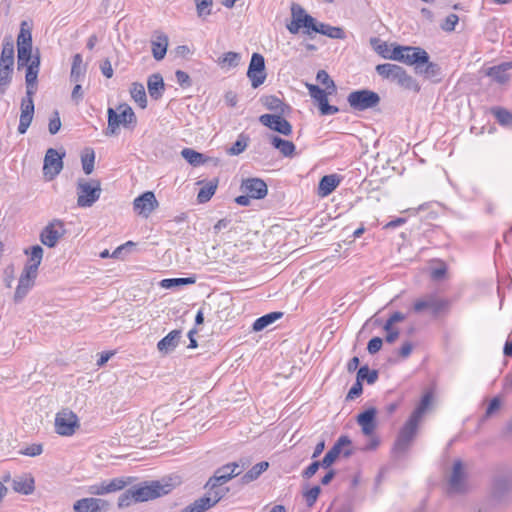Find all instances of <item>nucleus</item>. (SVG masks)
Wrapping results in <instances>:
<instances>
[{"label": "nucleus", "mask_w": 512, "mask_h": 512, "mask_svg": "<svg viewBox=\"0 0 512 512\" xmlns=\"http://www.w3.org/2000/svg\"><path fill=\"white\" fill-rule=\"evenodd\" d=\"M107 115L108 125L104 131L106 136L117 135L120 125L125 128H134L137 123V118L133 109L126 103L118 105L117 109L109 107Z\"/></svg>", "instance_id": "obj_1"}, {"label": "nucleus", "mask_w": 512, "mask_h": 512, "mask_svg": "<svg viewBox=\"0 0 512 512\" xmlns=\"http://www.w3.org/2000/svg\"><path fill=\"white\" fill-rule=\"evenodd\" d=\"M376 72L384 79L395 82L403 89L414 92H418L420 90V86L417 81L401 66L391 63L379 64L376 66Z\"/></svg>", "instance_id": "obj_2"}, {"label": "nucleus", "mask_w": 512, "mask_h": 512, "mask_svg": "<svg viewBox=\"0 0 512 512\" xmlns=\"http://www.w3.org/2000/svg\"><path fill=\"white\" fill-rule=\"evenodd\" d=\"M14 43L11 37H5L0 55V95L5 94L12 81L14 71Z\"/></svg>", "instance_id": "obj_3"}, {"label": "nucleus", "mask_w": 512, "mask_h": 512, "mask_svg": "<svg viewBox=\"0 0 512 512\" xmlns=\"http://www.w3.org/2000/svg\"><path fill=\"white\" fill-rule=\"evenodd\" d=\"M135 503L145 502L167 495L172 485L167 481H145L134 485Z\"/></svg>", "instance_id": "obj_4"}, {"label": "nucleus", "mask_w": 512, "mask_h": 512, "mask_svg": "<svg viewBox=\"0 0 512 512\" xmlns=\"http://www.w3.org/2000/svg\"><path fill=\"white\" fill-rule=\"evenodd\" d=\"M101 195V185L98 180L86 181L79 179L77 183V205L91 207Z\"/></svg>", "instance_id": "obj_5"}, {"label": "nucleus", "mask_w": 512, "mask_h": 512, "mask_svg": "<svg viewBox=\"0 0 512 512\" xmlns=\"http://www.w3.org/2000/svg\"><path fill=\"white\" fill-rule=\"evenodd\" d=\"M449 307V300L440 298L436 294H427L422 298L417 299L414 302L412 309L415 313L429 311L433 316L436 317L441 313L447 312Z\"/></svg>", "instance_id": "obj_6"}, {"label": "nucleus", "mask_w": 512, "mask_h": 512, "mask_svg": "<svg viewBox=\"0 0 512 512\" xmlns=\"http://www.w3.org/2000/svg\"><path fill=\"white\" fill-rule=\"evenodd\" d=\"M131 477H117L110 480H102L91 484L87 488V493L92 496H104L125 489L132 483Z\"/></svg>", "instance_id": "obj_7"}, {"label": "nucleus", "mask_w": 512, "mask_h": 512, "mask_svg": "<svg viewBox=\"0 0 512 512\" xmlns=\"http://www.w3.org/2000/svg\"><path fill=\"white\" fill-rule=\"evenodd\" d=\"M238 468L239 464L237 462L228 463L218 468L206 484V487L209 488V495L214 496V491H219L224 495V492L218 487L233 477L238 476L241 473V470H238Z\"/></svg>", "instance_id": "obj_8"}, {"label": "nucleus", "mask_w": 512, "mask_h": 512, "mask_svg": "<svg viewBox=\"0 0 512 512\" xmlns=\"http://www.w3.org/2000/svg\"><path fill=\"white\" fill-rule=\"evenodd\" d=\"M347 101L356 111H364L376 107L380 103V96L371 90L363 89L351 92Z\"/></svg>", "instance_id": "obj_9"}, {"label": "nucleus", "mask_w": 512, "mask_h": 512, "mask_svg": "<svg viewBox=\"0 0 512 512\" xmlns=\"http://www.w3.org/2000/svg\"><path fill=\"white\" fill-rule=\"evenodd\" d=\"M79 427L77 415L68 409H63L55 416V431L61 436H72Z\"/></svg>", "instance_id": "obj_10"}, {"label": "nucleus", "mask_w": 512, "mask_h": 512, "mask_svg": "<svg viewBox=\"0 0 512 512\" xmlns=\"http://www.w3.org/2000/svg\"><path fill=\"white\" fill-rule=\"evenodd\" d=\"M66 229L63 221L54 219L49 222L40 233V241L43 245L53 248L65 235Z\"/></svg>", "instance_id": "obj_11"}, {"label": "nucleus", "mask_w": 512, "mask_h": 512, "mask_svg": "<svg viewBox=\"0 0 512 512\" xmlns=\"http://www.w3.org/2000/svg\"><path fill=\"white\" fill-rule=\"evenodd\" d=\"M266 76L264 57L259 53H253L247 71V77L251 81L252 87L258 88L262 85Z\"/></svg>", "instance_id": "obj_12"}, {"label": "nucleus", "mask_w": 512, "mask_h": 512, "mask_svg": "<svg viewBox=\"0 0 512 512\" xmlns=\"http://www.w3.org/2000/svg\"><path fill=\"white\" fill-rule=\"evenodd\" d=\"M111 503L100 497H85L76 500L73 504L74 512H108Z\"/></svg>", "instance_id": "obj_13"}, {"label": "nucleus", "mask_w": 512, "mask_h": 512, "mask_svg": "<svg viewBox=\"0 0 512 512\" xmlns=\"http://www.w3.org/2000/svg\"><path fill=\"white\" fill-rule=\"evenodd\" d=\"M65 154H59L57 150L49 148L46 151L43 164V173L49 180L54 179L63 168V156Z\"/></svg>", "instance_id": "obj_14"}, {"label": "nucleus", "mask_w": 512, "mask_h": 512, "mask_svg": "<svg viewBox=\"0 0 512 512\" xmlns=\"http://www.w3.org/2000/svg\"><path fill=\"white\" fill-rule=\"evenodd\" d=\"M350 445L351 440L348 436H340L332 448L323 457L321 466L323 468H329L341 453H343L345 457H349L352 454V451L350 449L343 450V448L349 447Z\"/></svg>", "instance_id": "obj_15"}, {"label": "nucleus", "mask_w": 512, "mask_h": 512, "mask_svg": "<svg viewBox=\"0 0 512 512\" xmlns=\"http://www.w3.org/2000/svg\"><path fill=\"white\" fill-rule=\"evenodd\" d=\"M466 489V474L461 460L453 464L452 473L448 480L449 493H461Z\"/></svg>", "instance_id": "obj_16"}, {"label": "nucleus", "mask_w": 512, "mask_h": 512, "mask_svg": "<svg viewBox=\"0 0 512 512\" xmlns=\"http://www.w3.org/2000/svg\"><path fill=\"white\" fill-rule=\"evenodd\" d=\"M259 121L264 126L285 136L292 133L291 124L281 114H263L260 116Z\"/></svg>", "instance_id": "obj_17"}, {"label": "nucleus", "mask_w": 512, "mask_h": 512, "mask_svg": "<svg viewBox=\"0 0 512 512\" xmlns=\"http://www.w3.org/2000/svg\"><path fill=\"white\" fill-rule=\"evenodd\" d=\"M158 207V201L153 192L147 191L133 201L134 211L144 217H148Z\"/></svg>", "instance_id": "obj_18"}, {"label": "nucleus", "mask_w": 512, "mask_h": 512, "mask_svg": "<svg viewBox=\"0 0 512 512\" xmlns=\"http://www.w3.org/2000/svg\"><path fill=\"white\" fill-rule=\"evenodd\" d=\"M241 190L253 199H263L268 193L267 184L260 178L243 180Z\"/></svg>", "instance_id": "obj_19"}, {"label": "nucleus", "mask_w": 512, "mask_h": 512, "mask_svg": "<svg viewBox=\"0 0 512 512\" xmlns=\"http://www.w3.org/2000/svg\"><path fill=\"white\" fill-rule=\"evenodd\" d=\"M38 275L23 271L19 277L18 285L14 293V302L20 303L34 287Z\"/></svg>", "instance_id": "obj_20"}, {"label": "nucleus", "mask_w": 512, "mask_h": 512, "mask_svg": "<svg viewBox=\"0 0 512 512\" xmlns=\"http://www.w3.org/2000/svg\"><path fill=\"white\" fill-rule=\"evenodd\" d=\"M222 497L223 494L221 492L214 491V496H203L183 508L180 512H205L218 503Z\"/></svg>", "instance_id": "obj_21"}, {"label": "nucleus", "mask_w": 512, "mask_h": 512, "mask_svg": "<svg viewBox=\"0 0 512 512\" xmlns=\"http://www.w3.org/2000/svg\"><path fill=\"white\" fill-rule=\"evenodd\" d=\"M26 69V75H25V82H26V94L34 95L36 92L37 87V78L40 68V57L39 55H36L31 63L27 66H25Z\"/></svg>", "instance_id": "obj_22"}, {"label": "nucleus", "mask_w": 512, "mask_h": 512, "mask_svg": "<svg viewBox=\"0 0 512 512\" xmlns=\"http://www.w3.org/2000/svg\"><path fill=\"white\" fill-rule=\"evenodd\" d=\"M182 338L181 330H172L157 343V349L162 355L172 353L179 345Z\"/></svg>", "instance_id": "obj_23"}, {"label": "nucleus", "mask_w": 512, "mask_h": 512, "mask_svg": "<svg viewBox=\"0 0 512 512\" xmlns=\"http://www.w3.org/2000/svg\"><path fill=\"white\" fill-rule=\"evenodd\" d=\"M43 248L40 245H34L30 250L26 249L25 254L29 255V259L24 265L23 271L38 275V269L43 258Z\"/></svg>", "instance_id": "obj_24"}, {"label": "nucleus", "mask_w": 512, "mask_h": 512, "mask_svg": "<svg viewBox=\"0 0 512 512\" xmlns=\"http://www.w3.org/2000/svg\"><path fill=\"white\" fill-rule=\"evenodd\" d=\"M410 49L412 50L404 52L401 62L407 65H415L416 72H422L420 70V62H427L429 59L428 53L420 47L410 46Z\"/></svg>", "instance_id": "obj_25"}, {"label": "nucleus", "mask_w": 512, "mask_h": 512, "mask_svg": "<svg viewBox=\"0 0 512 512\" xmlns=\"http://www.w3.org/2000/svg\"><path fill=\"white\" fill-rule=\"evenodd\" d=\"M375 416V408L366 409L357 416V423L361 426L364 435L370 436L374 432L376 428Z\"/></svg>", "instance_id": "obj_26"}, {"label": "nucleus", "mask_w": 512, "mask_h": 512, "mask_svg": "<svg viewBox=\"0 0 512 512\" xmlns=\"http://www.w3.org/2000/svg\"><path fill=\"white\" fill-rule=\"evenodd\" d=\"M147 89L152 99L158 100L162 97L165 90V84L161 74L154 73L148 77Z\"/></svg>", "instance_id": "obj_27"}, {"label": "nucleus", "mask_w": 512, "mask_h": 512, "mask_svg": "<svg viewBox=\"0 0 512 512\" xmlns=\"http://www.w3.org/2000/svg\"><path fill=\"white\" fill-rule=\"evenodd\" d=\"M271 145L279 150L282 156L292 158L295 154L296 146L293 142L280 138L279 136H270Z\"/></svg>", "instance_id": "obj_28"}, {"label": "nucleus", "mask_w": 512, "mask_h": 512, "mask_svg": "<svg viewBox=\"0 0 512 512\" xmlns=\"http://www.w3.org/2000/svg\"><path fill=\"white\" fill-rule=\"evenodd\" d=\"M12 488L15 492L29 495L35 489V482L31 476H19L12 480Z\"/></svg>", "instance_id": "obj_29"}, {"label": "nucleus", "mask_w": 512, "mask_h": 512, "mask_svg": "<svg viewBox=\"0 0 512 512\" xmlns=\"http://www.w3.org/2000/svg\"><path fill=\"white\" fill-rule=\"evenodd\" d=\"M340 179L335 174L325 175L320 179L318 185V195L326 197L331 194L339 185Z\"/></svg>", "instance_id": "obj_30"}, {"label": "nucleus", "mask_w": 512, "mask_h": 512, "mask_svg": "<svg viewBox=\"0 0 512 512\" xmlns=\"http://www.w3.org/2000/svg\"><path fill=\"white\" fill-rule=\"evenodd\" d=\"M512 69V62H505L497 66L490 67L487 75L499 84H504L509 80L507 71Z\"/></svg>", "instance_id": "obj_31"}, {"label": "nucleus", "mask_w": 512, "mask_h": 512, "mask_svg": "<svg viewBox=\"0 0 512 512\" xmlns=\"http://www.w3.org/2000/svg\"><path fill=\"white\" fill-rule=\"evenodd\" d=\"M86 70L87 68L83 63L81 54H75L72 61L70 80L75 83L82 82L85 77Z\"/></svg>", "instance_id": "obj_32"}, {"label": "nucleus", "mask_w": 512, "mask_h": 512, "mask_svg": "<svg viewBox=\"0 0 512 512\" xmlns=\"http://www.w3.org/2000/svg\"><path fill=\"white\" fill-rule=\"evenodd\" d=\"M168 47V37L161 33L156 37V40L152 41V54L153 57L160 61L162 60L167 52Z\"/></svg>", "instance_id": "obj_33"}, {"label": "nucleus", "mask_w": 512, "mask_h": 512, "mask_svg": "<svg viewBox=\"0 0 512 512\" xmlns=\"http://www.w3.org/2000/svg\"><path fill=\"white\" fill-rule=\"evenodd\" d=\"M218 179L214 178L206 183L200 188L198 195H197V201L199 203H206L208 202L212 196L215 194V191L218 187Z\"/></svg>", "instance_id": "obj_34"}, {"label": "nucleus", "mask_w": 512, "mask_h": 512, "mask_svg": "<svg viewBox=\"0 0 512 512\" xmlns=\"http://www.w3.org/2000/svg\"><path fill=\"white\" fill-rule=\"evenodd\" d=\"M316 33H320L332 39H344L346 37L344 30L341 27L331 26L325 23H318Z\"/></svg>", "instance_id": "obj_35"}, {"label": "nucleus", "mask_w": 512, "mask_h": 512, "mask_svg": "<svg viewBox=\"0 0 512 512\" xmlns=\"http://www.w3.org/2000/svg\"><path fill=\"white\" fill-rule=\"evenodd\" d=\"M182 157L192 166L197 167L205 164L209 158L191 148H184L181 151Z\"/></svg>", "instance_id": "obj_36"}, {"label": "nucleus", "mask_w": 512, "mask_h": 512, "mask_svg": "<svg viewBox=\"0 0 512 512\" xmlns=\"http://www.w3.org/2000/svg\"><path fill=\"white\" fill-rule=\"evenodd\" d=\"M433 399V394L431 391L426 392L418 404V406L415 408V410L410 415L411 418L417 420L420 422L422 416L426 413L428 408L430 407Z\"/></svg>", "instance_id": "obj_37"}, {"label": "nucleus", "mask_w": 512, "mask_h": 512, "mask_svg": "<svg viewBox=\"0 0 512 512\" xmlns=\"http://www.w3.org/2000/svg\"><path fill=\"white\" fill-rule=\"evenodd\" d=\"M269 467V463L262 461L254 465L249 471H247L241 478L243 484H248L256 480L263 472Z\"/></svg>", "instance_id": "obj_38"}, {"label": "nucleus", "mask_w": 512, "mask_h": 512, "mask_svg": "<svg viewBox=\"0 0 512 512\" xmlns=\"http://www.w3.org/2000/svg\"><path fill=\"white\" fill-rule=\"evenodd\" d=\"M132 99L142 108L147 106V96L143 84L134 82L130 88Z\"/></svg>", "instance_id": "obj_39"}, {"label": "nucleus", "mask_w": 512, "mask_h": 512, "mask_svg": "<svg viewBox=\"0 0 512 512\" xmlns=\"http://www.w3.org/2000/svg\"><path fill=\"white\" fill-rule=\"evenodd\" d=\"M282 316V312H271L266 315H263L255 320V322L253 323V330L261 331L264 328L268 327L270 324L274 323L276 320L280 319Z\"/></svg>", "instance_id": "obj_40"}, {"label": "nucleus", "mask_w": 512, "mask_h": 512, "mask_svg": "<svg viewBox=\"0 0 512 512\" xmlns=\"http://www.w3.org/2000/svg\"><path fill=\"white\" fill-rule=\"evenodd\" d=\"M298 15L301 28H306L305 33L310 35V31L315 32L318 27V23L311 15L307 14L305 10L298 5Z\"/></svg>", "instance_id": "obj_41"}, {"label": "nucleus", "mask_w": 512, "mask_h": 512, "mask_svg": "<svg viewBox=\"0 0 512 512\" xmlns=\"http://www.w3.org/2000/svg\"><path fill=\"white\" fill-rule=\"evenodd\" d=\"M25 22L21 24L20 33L17 37V50L22 49L23 47L26 49H32V35L29 29H25Z\"/></svg>", "instance_id": "obj_42"}, {"label": "nucleus", "mask_w": 512, "mask_h": 512, "mask_svg": "<svg viewBox=\"0 0 512 512\" xmlns=\"http://www.w3.org/2000/svg\"><path fill=\"white\" fill-rule=\"evenodd\" d=\"M195 278L187 277V278H166L161 280L160 286L164 289H171L178 286H184L189 284H194Z\"/></svg>", "instance_id": "obj_43"}, {"label": "nucleus", "mask_w": 512, "mask_h": 512, "mask_svg": "<svg viewBox=\"0 0 512 512\" xmlns=\"http://www.w3.org/2000/svg\"><path fill=\"white\" fill-rule=\"evenodd\" d=\"M492 114L502 126H512V113L505 108L495 107L491 110Z\"/></svg>", "instance_id": "obj_44"}, {"label": "nucleus", "mask_w": 512, "mask_h": 512, "mask_svg": "<svg viewBox=\"0 0 512 512\" xmlns=\"http://www.w3.org/2000/svg\"><path fill=\"white\" fill-rule=\"evenodd\" d=\"M82 168L86 175H89L94 170L95 153L92 149H86L81 155Z\"/></svg>", "instance_id": "obj_45"}, {"label": "nucleus", "mask_w": 512, "mask_h": 512, "mask_svg": "<svg viewBox=\"0 0 512 512\" xmlns=\"http://www.w3.org/2000/svg\"><path fill=\"white\" fill-rule=\"evenodd\" d=\"M357 379L362 383V381H366L368 384H373L378 379L377 370H370L367 365L359 368L357 372Z\"/></svg>", "instance_id": "obj_46"}, {"label": "nucleus", "mask_w": 512, "mask_h": 512, "mask_svg": "<svg viewBox=\"0 0 512 512\" xmlns=\"http://www.w3.org/2000/svg\"><path fill=\"white\" fill-rule=\"evenodd\" d=\"M418 425L419 422L417 420L409 417L405 425L400 430L399 435L404 436L405 438L413 441L417 432Z\"/></svg>", "instance_id": "obj_47"}, {"label": "nucleus", "mask_w": 512, "mask_h": 512, "mask_svg": "<svg viewBox=\"0 0 512 512\" xmlns=\"http://www.w3.org/2000/svg\"><path fill=\"white\" fill-rule=\"evenodd\" d=\"M196 4V12L199 18L205 19L211 15L213 0H194Z\"/></svg>", "instance_id": "obj_48"}, {"label": "nucleus", "mask_w": 512, "mask_h": 512, "mask_svg": "<svg viewBox=\"0 0 512 512\" xmlns=\"http://www.w3.org/2000/svg\"><path fill=\"white\" fill-rule=\"evenodd\" d=\"M420 70L427 78L437 77L440 74V67L438 64L430 62L429 59L427 62H420Z\"/></svg>", "instance_id": "obj_49"}, {"label": "nucleus", "mask_w": 512, "mask_h": 512, "mask_svg": "<svg viewBox=\"0 0 512 512\" xmlns=\"http://www.w3.org/2000/svg\"><path fill=\"white\" fill-rule=\"evenodd\" d=\"M264 105L267 109L275 111L278 114L284 113L285 104L276 96H267L264 100Z\"/></svg>", "instance_id": "obj_50"}, {"label": "nucleus", "mask_w": 512, "mask_h": 512, "mask_svg": "<svg viewBox=\"0 0 512 512\" xmlns=\"http://www.w3.org/2000/svg\"><path fill=\"white\" fill-rule=\"evenodd\" d=\"M248 145V137L243 134L239 135L236 142L227 150L230 155H239L241 154Z\"/></svg>", "instance_id": "obj_51"}, {"label": "nucleus", "mask_w": 512, "mask_h": 512, "mask_svg": "<svg viewBox=\"0 0 512 512\" xmlns=\"http://www.w3.org/2000/svg\"><path fill=\"white\" fill-rule=\"evenodd\" d=\"M308 90L310 96L318 102L319 107L328 100L326 92L319 86L310 84Z\"/></svg>", "instance_id": "obj_52"}, {"label": "nucleus", "mask_w": 512, "mask_h": 512, "mask_svg": "<svg viewBox=\"0 0 512 512\" xmlns=\"http://www.w3.org/2000/svg\"><path fill=\"white\" fill-rule=\"evenodd\" d=\"M18 60H17V64H18V69L24 67V66H27L31 63V61L33 60V58L35 56H32V49H26V48H22V49H18Z\"/></svg>", "instance_id": "obj_53"}, {"label": "nucleus", "mask_w": 512, "mask_h": 512, "mask_svg": "<svg viewBox=\"0 0 512 512\" xmlns=\"http://www.w3.org/2000/svg\"><path fill=\"white\" fill-rule=\"evenodd\" d=\"M411 50L410 46L393 45L390 54L384 55V58L401 62L404 52H409Z\"/></svg>", "instance_id": "obj_54"}, {"label": "nucleus", "mask_w": 512, "mask_h": 512, "mask_svg": "<svg viewBox=\"0 0 512 512\" xmlns=\"http://www.w3.org/2000/svg\"><path fill=\"white\" fill-rule=\"evenodd\" d=\"M320 492L321 488L319 486H314L303 492V497L308 507H312L316 503Z\"/></svg>", "instance_id": "obj_55"}, {"label": "nucleus", "mask_w": 512, "mask_h": 512, "mask_svg": "<svg viewBox=\"0 0 512 512\" xmlns=\"http://www.w3.org/2000/svg\"><path fill=\"white\" fill-rule=\"evenodd\" d=\"M240 56L236 52H227L219 58V64L227 67H236L239 63Z\"/></svg>", "instance_id": "obj_56"}, {"label": "nucleus", "mask_w": 512, "mask_h": 512, "mask_svg": "<svg viewBox=\"0 0 512 512\" xmlns=\"http://www.w3.org/2000/svg\"><path fill=\"white\" fill-rule=\"evenodd\" d=\"M135 498L136 496L134 495V489L132 486L119 496L118 507L124 508L130 506L133 502H135Z\"/></svg>", "instance_id": "obj_57"}, {"label": "nucleus", "mask_w": 512, "mask_h": 512, "mask_svg": "<svg viewBox=\"0 0 512 512\" xmlns=\"http://www.w3.org/2000/svg\"><path fill=\"white\" fill-rule=\"evenodd\" d=\"M21 115L34 116V101L33 95L26 94L21 101Z\"/></svg>", "instance_id": "obj_58"}, {"label": "nucleus", "mask_w": 512, "mask_h": 512, "mask_svg": "<svg viewBox=\"0 0 512 512\" xmlns=\"http://www.w3.org/2000/svg\"><path fill=\"white\" fill-rule=\"evenodd\" d=\"M298 5L293 4L291 7L292 11V21L290 24L287 25V29L291 34H297L301 28V24L299 22V15H298Z\"/></svg>", "instance_id": "obj_59"}, {"label": "nucleus", "mask_w": 512, "mask_h": 512, "mask_svg": "<svg viewBox=\"0 0 512 512\" xmlns=\"http://www.w3.org/2000/svg\"><path fill=\"white\" fill-rule=\"evenodd\" d=\"M411 442L412 441L410 439H407L404 436L398 435L397 440L394 444V448H393L394 453H396V454L405 453L408 450Z\"/></svg>", "instance_id": "obj_60"}, {"label": "nucleus", "mask_w": 512, "mask_h": 512, "mask_svg": "<svg viewBox=\"0 0 512 512\" xmlns=\"http://www.w3.org/2000/svg\"><path fill=\"white\" fill-rule=\"evenodd\" d=\"M316 79L323 84L326 89H332L333 91L336 89L334 81L325 70H319L317 72Z\"/></svg>", "instance_id": "obj_61"}, {"label": "nucleus", "mask_w": 512, "mask_h": 512, "mask_svg": "<svg viewBox=\"0 0 512 512\" xmlns=\"http://www.w3.org/2000/svg\"><path fill=\"white\" fill-rule=\"evenodd\" d=\"M458 21L459 17L456 14H449L441 24V28L446 32H452L455 30Z\"/></svg>", "instance_id": "obj_62"}, {"label": "nucleus", "mask_w": 512, "mask_h": 512, "mask_svg": "<svg viewBox=\"0 0 512 512\" xmlns=\"http://www.w3.org/2000/svg\"><path fill=\"white\" fill-rule=\"evenodd\" d=\"M61 128V120L58 111L53 112V116L49 120L48 129L50 134L55 135Z\"/></svg>", "instance_id": "obj_63"}, {"label": "nucleus", "mask_w": 512, "mask_h": 512, "mask_svg": "<svg viewBox=\"0 0 512 512\" xmlns=\"http://www.w3.org/2000/svg\"><path fill=\"white\" fill-rule=\"evenodd\" d=\"M383 340L380 337L372 338L367 345V350L370 354H376L382 348Z\"/></svg>", "instance_id": "obj_64"}]
</instances>
